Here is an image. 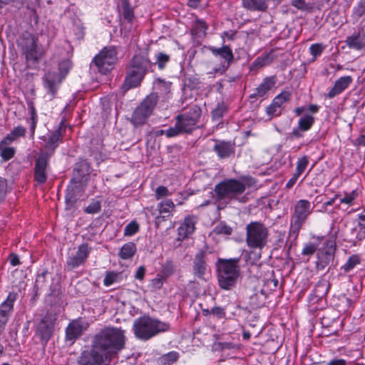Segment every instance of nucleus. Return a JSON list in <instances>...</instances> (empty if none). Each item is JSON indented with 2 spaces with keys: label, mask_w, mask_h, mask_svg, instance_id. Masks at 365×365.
I'll use <instances>...</instances> for the list:
<instances>
[{
  "label": "nucleus",
  "mask_w": 365,
  "mask_h": 365,
  "mask_svg": "<svg viewBox=\"0 0 365 365\" xmlns=\"http://www.w3.org/2000/svg\"><path fill=\"white\" fill-rule=\"evenodd\" d=\"M125 331L111 327L101 329L93 338L91 349L83 351L81 365H110L113 359L125 347Z\"/></svg>",
  "instance_id": "nucleus-1"
},
{
  "label": "nucleus",
  "mask_w": 365,
  "mask_h": 365,
  "mask_svg": "<svg viewBox=\"0 0 365 365\" xmlns=\"http://www.w3.org/2000/svg\"><path fill=\"white\" fill-rule=\"evenodd\" d=\"M252 185V179L250 178L225 179L215 185L214 187L215 197L218 202L229 203L237 201L240 203H245L248 201V197L245 192L247 187H250Z\"/></svg>",
  "instance_id": "nucleus-2"
},
{
  "label": "nucleus",
  "mask_w": 365,
  "mask_h": 365,
  "mask_svg": "<svg viewBox=\"0 0 365 365\" xmlns=\"http://www.w3.org/2000/svg\"><path fill=\"white\" fill-rule=\"evenodd\" d=\"M153 66L148 58L142 55H135L129 61L126 69L123 89L125 91L139 86L145 74Z\"/></svg>",
  "instance_id": "nucleus-3"
},
{
  "label": "nucleus",
  "mask_w": 365,
  "mask_h": 365,
  "mask_svg": "<svg viewBox=\"0 0 365 365\" xmlns=\"http://www.w3.org/2000/svg\"><path fill=\"white\" fill-rule=\"evenodd\" d=\"M169 323L150 317H141L133 323L135 336L143 341H147L160 333L170 330Z\"/></svg>",
  "instance_id": "nucleus-4"
},
{
  "label": "nucleus",
  "mask_w": 365,
  "mask_h": 365,
  "mask_svg": "<svg viewBox=\"0 0 365 365\" xmlns=\"http://www.w3.org/2000/svg\"><path fill=\"white\" fill-rule=\"evenodd\" d=\"M239 262V258L218 259L217 271L218 284L220 288L230 290L235 286L240 276V268L237 265Z\"/></svg>",
  "instance_id": "nucleus-5"
},
{
  "label": "nucleus",
  "mask_w": 365,
  "mask_h": 365,
  "mask_svg": "<svg viewBox=\"0 0 365 365\" xmlns=\"http://www.w3.org/2000/svg\"><path fill=\"white\" fill-rule=\"evenodd\" d=\"M246 244L252 250H262L268 242L269 231L268 227L261 221H251L245 227Z\"/></svg>",
  "instance_id": "nucleus-6"
},
{
  "label": "nucleus",
  "mask_w": 365,
  "mask_h": 365,
  "mask_svg": "<svg viewBox=\"0 0 365 365\" xmlns=\"http://www.w3.org/2000/svg\"><path fill=\"white\" fill-rule=\"evenodd\" d=\"M201 116V109L197 106H192L188 111L176 116L175 124L170 128L168 135H179L190 133L196 127Z\"/></svg>",
  "instance_id": "nucleus-7"
},
{
  "label": "nucleus",
  "mask_w": 365,
  "mask_h": 365,
  "mask_svg": "<svg viewBox=\"0 0 365 365\" xmlns=\"http://www.w3.org/2000/svg\"><path fill=\"white\" fill-rule=\"evenodd\" d=\"M16 44L25 57L26 63H36L43 56L38 46V38L34 34L23 32L17 39Z\"/></svg>",
  "instance_id": "nucleus-8"
},
{
  "label": "nucleus",
  "mask_w": 365,
  "mask_h": 365,
  "mask_svg": "<svg viewBox=\"0 0 365 365\" xmlns=\"http://www.w3.org/2000/svg\"><path fill=\"white\" fill-rule=\"evenodd\" d=\"M312 212V207L309 200H299L297 201L292 214L289 237H292L294 240L297 238L300 230Z\"/></svg>",
  "instance_id": "nucleus-9"
},
{
  "label": "nucleus",
  "mask_w": 365,
  "mask_h": 365,
  "mask_svg": "<svg viewBox=\"0 0 365 365\" xmlns=\"http://www.w3.org/2000/svg\"><path fill=\"white\" fill-rule=\"evenodd\" d=\"M158 101L157 93H152L135 108L131 118L130 123L135 126H141L146 123L148 119L152 115Z\"/></svg>",
  "instance_id": "nucleus-10"
},
{
  "label": "nucleus",
  "mask_w": 365,
  "mask_h": 365,
  "mask_svg": "<svg viewBox=\"0 0 365 365\" xmlns=\"http://www.w3.org/2000/svg\"><path fill=\"white\" fill-rule=\"evenodd\" d=\"M207 49L216 58H219L220 63L218 66L213 68L211 71L207 72L209 77L215 78L217 75H223L228 70L230 65L234 62V53L228 45L217 48L212 46L207 47Z\"/></svg>",
  "instance_id": "nucleus-11"
},
{
  "label": "nucleus",
  "mask_w": 365,
  "mask_h": 365,
  "mask_svg": "<svg viewBox=\"0 0 365 365\" xmlns=\"http://www.w3.org/2000/svg\"><path fill=\"white\" fill-rule=\"evenodd\" d=\"M117 61L118 57L115 47L106 46L94 57L91 65L96 66L98 72L106 74L113 68Z\"/></svg>",
  "instance_id": "nucleus-12"
},
{
  "label": "nucleus",
  "mask_w": 365,
  "mask_h": 365,
  "mask_svg": "<svg viewBox=\"0 0 365 365\" xmlns=\"http://www.w3.org/2000/svg\"><path fill=\"white\" fill-rule=\"evenodd\" d=\"M336 234L331 235L324 243L317 253L316 269L324 270L331 263L335 257L336 250Z\"/></svg>",
  "instance_id": "nucleus-13"
},
{
  "label": "nucleus",
  "mask_w": 365,
  "mask_h": 365,
  "mask_svg": "<svg viewBox=\"0 0 365 365\" xmlns=\"http://www.w3.org/2000/svg\"><path fill=\"white\" fill-rule=\"evenodd\" d=\"M56 320L55 315L48 312L36 324V335L43 345L47 344L53 335Z\"/></svg>",
  "instance_id": "nucleus-14"
},
{
  "label": "nucleus",
  "mask_w": 365,
  "mask_h": 365,
  "mask_svg": "<svg viewBox=\"0 0 365 365\" xmlns=\"http://www.w3.org/2000/svg\"><path fill=\"white\" fill-rule=\"evenodd\" d=\"M365 241V210L358 215L357 223L349 230L347 242L351 245L361 246Z\"/></svg>",
  "instance_id": "nucleus-15"
},
{
  "label": "nucleus",
  "mask_w": 365,
  "mask_h": 365,
  "mask_svg": "<svg viewBox=\"0 0 365 365\" xmlns=\"http://www.w3.org/2000/svg\"><path fill=\"white\" fill-rule=\"evenodd\" d=\"M91 250V247L87 243L80 245L76 253L67 258L66 265L68 269L72 270L83 265L88 258Z\"/></svg>",
  "instance_id": "nucleus-16"
},
{
  "label": "nucleus",
  "mask_w": 365,
  "mask_h": 365,
  "mask_svg": "<svg viewBox=\"0 0 365 365\" xmlns=\"http://www.w3.org/2000/svg\"><path fill=\"white\" fill-rule=\"evenodd\" d=\"M88 327V322L81 318L71 321L66 329V340L73 344Z\"/></svg>",
  "instance_id": "nucleus-17"
},
{
  "label": "nucleus",
  "mask_w": 365,
  "mask_h": 365,
  "mask_svg": "<svg viewBox=\"0 0 365 365\" xmlns=\"http://www.w3.org/2000/svg\"><path fill=\"white\" fill-rule=\"evenodd\" d=\"M63 79V76H60L56 71H48L44 74L43 77V87L47 93L51 96V100L56 97Z\"/></svg>",
  "instance_id": "nucleus-18"
},
{
  "label": "nucleus",
  "mask_w": 365,
  "mask_h": 365,
  "mask_svg": "<svg viewBox=\"0 0 365 365\" xmlns=\"http://www.w3.org/2000/svg\"><path fill=\"white\" fill-rule=\"evenodd\" d=\"M89 174V163L85 160H81L75 165L71 181L79 184L81 187H84L87 184Z\"/></svg>",
  "instance_id": "nucleus-19"
},
{
  "label": "nucleus",
  "mask_w": 365,
  "mask_h": 365,
  "mask_svg": "<svg viewBox=\"0 0 365 365\" xmlns=\"http://www.w3.org/2000/svg\"><path fill=\"white\" fill-rule=\"evenodd\" d=\"M315 122V118L309 114H305L302 116L299 120L297 127L293 128L289 134V138L291 140L301 138L304 136V133L309 130Z\"/></svg>",
  "instance_id": "nucleus-20"
},
{
  "label": "nucleus",
  "mask_w": 365,
  "mask_h": 365,
  "mask_svg": "<svg viewBox=\"0 0 365 365\" xmlns=\"http://www.w3.org/2000/svg\"><path fill=\"white\" fill-rule=\"evenodd\" d=\"M48 165V155H41L36 160L34 167V180L39 184L47 180L46 169Z\"/></svg>",
  "instance_id": "nucleus-21"
},
{
  "label": "nucleus",
  "mask_w": 365,
  "mask_h": 365,
  "mask_svg": "<svg viewBox=\"0 0 365 365\" xmlns=\"http://www.w3.org/2000/svg\"><path fill=\"white\" fill-rule=\"evenodd\" d=\"M353 82V78L351 76H345L338 78L334 84V86L326 94V98L331 99L336 96L344 92Z\"/></svg>",
  "instance_id": "nucleus-22"
},
{
  "label": "nucleus",
  "mask_w": 365,
  "mask_h": 365,
  "mask_svg": "<svg viewBox=\"0 0 365 365\" xmlns=\"http://www.w3.org/2000/svg\"><path fill=\"white\" fill-rule=\"evenodd\" d=\"M206 252L200 250L198 252L193 259L192 270L194 275L199 278L203 279L207 271V263L205 261Z\"/></svg>",
  "instance_id": "nucleus-23"
},
{
  "label": "nucleus",
  "mask_w": 365,
  "mask_h": 365,
  "mask_svg": "<svg viewBox=\"0 0 365 365\" xmlns=\"http://www.w3.org/2000/svg\"><path fill=\"white\" fill-rule=\"evenodd\" d=\"M40 139L44 142L43 147L47 150V153L42 155H48L49 158L53 154L61 141L60 132L55 130L47 136H41Z\"/></svg>",
  "instance_id": "nucleus-24"
},
{
  "label": "nucleus",
  "mask_w": 365,
  "mask_h": 365,
  "mask_svg": "<svg viewBox=\"0 0 365 365\" xmlns=\"http://www.w3.org/2000/svg\"><path fill=\"white\" fill-rule=\"evenodd\" d=\"M275 76L265 77L262 83L255 88V92L250 95V98L264 97L276 84Z\"/></svg>",
  "instance_id": "nucleus-25"
},
{
  "label": "nucleus",
  "mask_w": 365,
  "mask_h": 365,
  "mask_svg": "<svg viewBox=\"0 0 365 365\" xmlns=\"http://www.w3.org/2000/svg\"><path fill=\"white\" fill-rule=\"evenodd\" d=\"M196 222L197 219L195 216H187L184 219L182 224L178 227L179 238L185 239L192 235L195 231Z\"/></svg>",
  "instance_id": "nucleus-26"
},
{
  "label": "nucleus",
  "mask_w": 365,
  "mask_h": 365,
  "mask_svg": "<svg viewBox=\"0 0 365 365\" xmlns=\"http://www.w3.org/2000/svg\"><path fill=\"white\" fill-rule=\"evenodd\" d=\"M271 0H242V6L251 11H267Z\"/></svg>",
  "instance_id": "nucleus-27"
},
{
  "label": "nucleus",
  "mask_w": 365,
  "mask_h": 365,
  "mask_svg": "<svg viewBox=\"0 0 365 365\" xmlns=\"http://www.w3.org/2000/svg\"><path fill=\"white\" fill-rule=\"evenodd\" d=\"M349 48L361 50L365 48V33L357 32L348 36L345 41Z\"/></svg>",
  "instance_id": "nucleus-28"
},
{
  "label": "nucleus",
  "mask_w": 365,
  "mask_h": 365,
  "mask_svg": "<svg viewBox=\"0 0 365 365\" xmlns=\"http://www.w3.org/2000/svg\"><path fill=\"white\" fill-rule=\"evenodd\" d=\"M275 49H272L267 53H264L258 56L252 63V66L255 68H262L271 64L277 58Z\"/></svg>",
  "instance_id": "nucleus-29"
},
{
  "label": "nucleus",
  "mask_w": 365,
  "mask_h": 365,
  "mask_svg": "<svg viewBox=\"0 0 365 365\" xmlns=\"http://www.w3.org/2000/svg\"><path fill=\"white\" fill-rule=\"evenodd\" d=\"M175 207V205L172 201V200L166 199L161 201L158 205L160 215L156 217V220H160V219L162 218L163 220H165V217H169L172 215V212L174 211Z\"/></svg>",
  "instance_id": "nucleus-30"
},
{
  "label": "nucleus",
  "mask_w": 365,
  "mask_h": 365,
  "mask_svg": "<svg viewBox=\"0 0 365 365\" xmlns=\"http://www.w3.org/2000/svg\"><path fill=\"white\" fill-rule=\"evenodd\" d=\"M213 150L220 158H228L235 151L232 143L225 141H216Z\"/></svg>",
  "instance_id": "nucleus-31"
},
{
  "label": "nucleus",
  "mask_w": 365,
  "mask_h": 365,
  "mask_svg": "<svg viewBox=\"0 0 365 365\" xmlns=\"http://www.w3.org/2000/svg\"><path fill=\"white\" fill-rule=\"evenodd\" d=\"M16 299V294L10 292L6 299L0 305V315L4 316L9 319L10 314L13 311L14 303Z\"/></svg>",
  "instance_id": "nucleus-32"
},
{
  "label": "nucleus",
  "mask_w": 365,
  "mask_h": 365,
  "mask_svg": "<svg viewBox=\"0 0 365 365\" xmlns=\"http://www.w3.org/2000/svg\"><path fill=\"white\" fill-rule=\"evenodd\" d=\"M266 298V294L264 293L263 290L251 294L249 297L248 302L250 308L255 310L263 307L265 304Z\"/></svg>",
  "instance_id": "nucleus-33"
},
{
  "label": "nucleus",
  "mask_w": 365,
  "mask_h": 365,
  "mask_svg": "<svg viewBox=\"0 0 365 365\" xmlns=\"http://www.w3.org/2000/svg\"><path fill=\"white\" fill-rule=\"evenodd\" d=\"M207 29L208 25L204 20L196 19L192 23L191 34L196 38L204 37L206 35Z\"/></svg>",
  "instance_id": "nucleus-34"
},
{
  "label": "nucleus",
  "mask_w": 365,
  "mask_h": 365,
  "mask_svg": "<svg viewBox=\"0 0 365 365\" xmlns=\"http://www.w3.org/2000/svg\"><path fill=\"white\" fill-rule=\"evenodd\" d=\"M176 271V264L172 259H166L161 265L160 270L158 272L163 277L168 279L173 275Z\"/></svg>",
  "instance_id": "nucleus-35"
},
{
  "label": "nucleus",
  "mask_w": 365,
  "mask_h": 365,
  "mask_svg": "<svg viewBox=\"0 0 365 365\" xmlns=\"http://www.w3.org/2000/svg\"><path fill=\"white\" fill-rule=\"evenodd\" d=\"M137 250L134 242H129L123 245L118 253L119 257L123 259H131Z\"/></svg>",
  "instance_id": "nucleus-36"
},
{
  "label": "nucleus",
  "mask_w": 365,
  "mask_h": 365,
  "mask_svg": "<svg viewBox=\"0 0 365 365\" xmlns=\"http://www.w3.org/2000/svg\"><path fill=\"white\" fill-rule=\"evenodd\" d=\"M26 128L22 125L15 127L2 140L3 143L9 144L16 140L19 137H24L26 134Z\"/></svg>",
  "instance_id": "nucleus-37"
},
{
  "label": "nucleus",
  "mask_w": 365,
  "mask_h": 365,
  "mask_svg": "<svg viewBox=\"0 0 365 365\" xmlns=\"http://www.w3.org/2000/svg\"><path fill=\"white\" fill-rule=\"evenodd\" d=\"M329 288L330 284L327 280L324 279H320L314 287V292L315 297L318 298H322L327 294Z\"/></svg>",
  "instance_id": "nucleus-38"
},
{
  "label": "nucleus",
  "mask_w": 365,
  "mask_h": 365,
  "mask_svg": "<svg viewBox=\"0 0 365 365\" xmlns=\"http://www.w3.org/2000/svg\"><path fill=\"white\" fill-rule=\"evenodd\" d=\"M121 14L125 20L128 22L131 23L134 19L133 9L131 8L128 0H120Z\"/></svg>",
  "instance_id": "nucleus-39"
},
{
  "label": "nucleus",
  "mask_w": 365,
  "mask_h": 365,
  "mask_svg": "<svg viewBox=\"0 0 365 365\" xmlns=\"http://www.w3.org/2000/svg\"><path fill=\"white\" fill-rule=\"evenodd\" d=\"M228 111V106L224 102L218 103L216 107L212 111V116L213 120H220L225 113Z\"/></svg>",
  "instance_id": "nucleus-40"
},
{
  "label": "nucleus",
  "mask_w": 365,
  "mask_h": 365,
  "mask_svg": "<svg viewBox=\"0 0 365 365\" xmlns=\"http://www.w3.org/2000/svg\"><path fill=\"white\" fill-rule=\"evenodd\" d=\"M360 263V257L358 255H352L348 258L346 263L342 265L341 269L344 270V272H349Z\"/></svg>",
  "instance_id": "nucleus-41"
},
{
  "label": "nucleus",
  "mask_w": 365,
  "mask_h": 365,
  "mask_svg": "<svg viewBox=\"0 0 365 365\" xmlns=\"http://www.w3.org/2000/svg\"><path fill=\"white\" fill-rule=\"evenodd\" d=\"M291 96L292 94L289 91H283L273 98L272 102L279 108H282L283 104L289 101Z\"/></svg>",
  "instance_id": "nucleus-42"
},
{
  "label": "nucleus",
  "mask_w": 365,
  "mask_h": 365,
  "mask_svg": "<svg viewBox=\"0 0 365 365\" xmlns=\"http://www.w3.org/2000/svg\"><path fill=\"white\" fill-rule=\"evenodd\" d=\"M120 282V273L114 272H107L103 279V284L109 287L114 283Z\"/></svg>",
  "instance_id": "nucleus-43"
},
{
  "label": "nucleus",
  "mask_w": 365,
  "mask_h": 365,
  "mask_svg": "<svg viewBox=\"0 0 365 365\" xmlns=\"http://www.w3.org/2000/svg\"><path fill=\"white\" fill-rule=\"evenodd\" d=\"M5 145L6 144L3 143L2 141L0 143L1 156L4 160H9L14 157L15 154V150L11 147H5Z\"/></svg>",
  "instance_id": "nucleus-44"
},
{
  "label": "nucleus",
  "mask_w": 365,
  "mask_h": 365,
  "mask_svg": "<svg viewBox=\"0 0 365 365\" xmlns=\"http://www.w3.org/2000/svg\"><path fill=\"white\" fill-rule=\"evenodd\" d=\"M214 232L220 235H230L232 232V229L225 222H220L214 228Z\"/></svg>",
  "instance_id": "nucleus-45"
},
{
  "label": "nucleus",
  "mask_w": 365,
  "mask_h": 365,
  "mask_svg": "<svg viewBox=\"0 0 365 365\" xmlns=\"http://www.w3.org/2000/svg\"><path fill=\"white\" fill-rule=\"evenodd\" d=\"M308 164L309 158L307 155H304L299 158L297 162V166L294 173H296L299 175H301L307 168Z\"/></svg>",
  "instance_id": "nucleus-46"
},
{
  "label": "nucleus",
  "mask_w": 365,
  "mask_h": 365,
  "mask_svg": "<svg viewBox=\"0 0 365 365\" xmlns=\"http://www.w3.org/2000/svg\"><path fill=\"white\" fill-rule=\"evenodd\" d=\"M282 108L277 106L273 102L266 108V113L269 119L278 117L282 114Z\"/></svg>",
  "instance_id": "nucleus-47"
},
{
  "label": "nucleus",
  "mask_w": 365,
  "mask_h": 365,
  "mask_svg": "<svg viewBox=\"0 0 365 365\" xmlns=\"http://www.w3.org/2000/svg\"><path fill=\"white\" fill-rule=\"evenodd\" d=\"M101 210V202L99 200L92 202L85 208L84 211L88 214H96Z\"/></svg>",
  "instance_id": "nucleus-48"
},
{
  "label": "nucleus",
  "mask_w": 365,
  "mask_h": 365,
  "mask_svg": "<svg viewBox=\"0 0 365 365\" xmlns=\"http://www.w3.org/2000/svg\"><path fill=\"white\" fill-rule=\"evenodd\" d=\"M167 280L160 274L158 273L154 279L151 280L150 287L153 289L158 290L162 288L164 282Z\"/></svg>",
  "instance_id": "nucleus-49"
},
{
  "label": "nucleus",
  "mask_w": 365,
  "mask_h": 365,
  "mask_svg": "<svg viewBox=\"0 0 365 365\" xmlns=\"http://www.w3.org/2000/svg\"><path fill=\"white\" fill-rule=\"evenodd\" d=\"M71 68V63L69 60H63L58 64V71L57 72L60 76H63V78Z\"/></svg>",
  "instance_id": "nucleus-50"
},
{
  "label": "nucleus",
  "mask_w": 365,
  "mask_h": 365,
  "mask_svg": "<svg viewBox=\"0 0 365 365\" xmlns=\"http://www.w3.org/2000/svg\"><path fill=\"white\" fill-rule=\"evenodd\" d=\"M47 269H43L41 273H38L36 276V282H35V289L38 290L45 286L46 283V277L48 274Z\"/></svg>",
  "instance_id": "nucleus-51"
},
{
  "label": "nucleus",
  "mask_w": 365,
  "mask_h": 365,
  "mask_svg": "<svg viewBox=\"0 0 365 365\" xmlns=\"http://www.w3.org/2000/svg\"><path fill=\"white\" fill-rule=\"evenodd\" d=\"M170 61V56L160 52L156 55V63L160 69H163L166 63Z\"/></svg>",
  "instance_id": "nucleus-52"
},
{
  "label": "nucleus",
  "mask_w": 365,
  "mask_h": 365,
  "mask_svg": "<svg viewBox=\"0 0 365 365\" xmlns=\"http://www.w3.org/2000/svg\"><path fill=\"white\" fill-rule=\"evenodd\" d=\"M138 230H139L138 224L135 221H132L125 226V227L124 229V235L132 236V235H135L136 232H138Z\"/></svg>",
  "instance_id": "nucleus-53"
},
{
  "label": "nucleus",
  "mask_w": 365,
  "mask_h": 365,
  "mask_svg": "<svg viewBox=\"0 0 365 365\" xmlns=\"http://www.w3.org/2000/svg\"><path fill=\"white\" fill-rule=\"evenodd\" d=\"M318 245L312 242H309L304 245L302 255L304 256H311L315 253L317 250Z\"/></svg>",
  "instance_id": "nucleus-54"
},
{
  "label": "nucleus",
  "mask_w": 365,
  "mask_h": 365,
  "mask_svg": "<svg viewBox=\"0 0 365 365\" xmlns=\"http://www.w3.org/2000/svg\"><path fill=\"white\" fill-rule=\"evenodd\" d=\"M324 46L322 43H314L309 47L310 53L312 56L317 57L320 56L324 49Z\"/></svg>",
  "instance_id": "nucleus-55"
},
{
  "label": "nucleus",
  "mask_w": 365,
  "mask_h": 365,
  "mask_svg": "<svg viewBox=\"0 0 365 365\" xmlns=\"http://www.w3.org/2000/svg\"><path fill=\"white\" fill-rule=\"evenodd\" d=\"M170 195L168 189L165 186H159L155 190V196L157 200L168 197Z\"/></svg>",
  "instance_id": "nucleus-56"
},
{
  "label": "nucleus",
  "mask_w": 365,
  "mask_h": 365,
  "mask_svg": "<svg viewBox=\"0 0 365 365\" xmlns=\"http://www.w3.org/2000/svg\"><path fill=\"white\" fill-rule=\"evenodd\" d=\"M354 16L356 17L357 19L361 18L363 15L365 14V3L364 1H360L356 6L354 8L353 11Z\"/></svg>",
  "instance_id": "nucleus-57"
},
{
  "label": "nucleus",
  "mask_w": 365,
  "mask_h": 365,
  "mask_svg": "<svg viewBox=\"0 0 365 365\" xmlns=\"http://www.w3.org/2000/svg\"><path fill=\"white\" fill-rule=\"evenodd\" d=\"M356 192L355 190H353L351 193L346 194V195L344 197L341 198L340 202L351 205L354 202V200L356 199Z\"/></svg>",
  "instance_id": "nucleus-58"
},
{
  "label": "nucleus",
  "mask_w": 365,
  "mask_h": 365,
  "mask_svg": "<svg viewBox=\"0 0 365 365\" xmlns=\"http://www.w3.org/2000/svg\"><path fill=\"white\" fill-rule=\"evenodd\" d=\"M179 358V354L176 351H170L163 356L165 363L172 364L176 361Z\"/></svg>",
  "instance_id": "nucleus-59"
},
{
  "label": "nucleus",
  "mask_w": 365,
  "mask_h": 365,
  "mask_svg": "<svg viewBox=\"0 0 365 365\" xmlns=\"http://www.w3.org/2000/svg\"><path fill=\"white\" fill-rule=\"evenodd\" d=\"M291 4L300 10H306L308 8L305 0H292Z\"/></svg>",
  "instance_id": "nucleus-60"
},
{
  "label": "nucleus",
  "mask_w": 365,
  "mask_h": 365,
  "mask_svg": "<svg viewBox=\"0 0 365 365\" xmlns=\"http://www.w3.org/2000/svg\"><path fill=\"white\" fill-rule=\"evenodd\" d=\"M210 313L221 319L225 316V312L223 308L220 307H215L212 308Z\"/></svg>",
  "instance_id": "nucleus-61"
},
{
  "label": "nucleus",
  "mask_w": 365,
  "mask_h": 365,
  "mask_svg": "<svg viewBox=\"0 0 365 365\" xmlns=\"http://www.w3.org/2000/svg\"><path fill=\"white\" fill-rule=\"evenodd\" d=\"M9 260L12 266H16L21 264L19 256L15 253L9 255Z\"/></svg>",
  "instance_id": "nucleus-62"
},
{
  "label": "nucleus",
  "mask_w": 365,
  "mask_h": 365,
  "mask_svg": "<svg viewBox=\"0 0 365 365\" xmlns=\"http://www.w3.org/2000/svg\"><path fill=\"white\" fill-rule=\"evenodd\" d=\"M299 176L300 175H299L298 174L294 173V175H292V177L287 182L286 187L288 188V189L292 188L296 182L297 181V180L299 178Z\"/></svg>",
  "instance_id": "nucleus-63"
},
{
  "label": "nucleus",
  "mask_w": 365,
  "mask_h": 365,
  "mask_svg": "<svg viewBox=\"0 0 365 365\" xmlns=\"http://www.w3.org/2000/svg\"><path fill=\"white\" fill-rule=\"evenodd\" d=\"M355 145L357 146L365 147V132L361 133L359 137L355 140Z\"/></svg>",
  "instance_id": "nucleus-64"
}]
</instances>
